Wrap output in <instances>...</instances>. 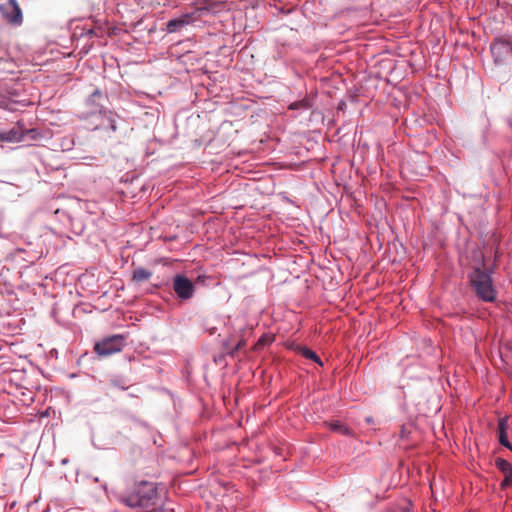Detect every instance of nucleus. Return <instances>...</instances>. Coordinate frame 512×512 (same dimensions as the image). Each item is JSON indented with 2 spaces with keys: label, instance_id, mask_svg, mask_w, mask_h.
<instances>
[{
  "label": "nucleus",
  "instance_id": "423d86ee",
  "mask_svg": "<svg viewBox=\"0 0 512 512\" xmlns=\"http://www.w3.org/2000/svg\"><path fill=\"white\" fill-rule=\"evenodd\" d=\"M491 53L495 62H502L512 53V46L509 40L498 38L491 44Z\"/></svg>",
  "mask_w": 512,
  "mask_h": 512
},
{
  "label": "nucleus",
  "instance_id": "f8f14e48",
  "mask_svg": "<svg viewBox=\"0 0 512 512\" xmlns=\"http://www.w3.org/2000/svg\"><path fill=\"white\" fill-rule=\"evenodd\" d=\"M327 425L329 426L330 430L336 433L346 436L352 435V430L340 421H331Z\"/></svg>",
  "mask_w": 512,
  "mask_h": 512
},
{
  "label": "nucleus",
  "instance_id": "2eb2a0df",
  "mask_svg": "<svg viewBox=\"0 0 512 512\" xmlns=\"http://www.w3.org/2000/svg\"><path fill=\"white\" fill-rule=\"evenodd\" d=\"M309 108H310V104L305 99L299 100V101H295V102H293V103H291L289 105V109H291V110H298V109L307 110Z\"/></svg>",
  "mask_w": 512,
  "mask_h": 512
},
{
  "label": "nucleus",
  "instance_id": "dca6fc26",
  "mask_svg": "<svg viewBox=\"0 0 512 512\" xmlns=\"http://www.w3.org/2000/svg\"><path fill=\"white\" fill-rule=\"evenodd\" d=\"M498 434L500 444L512 451V446L508 440L507 432H498Z\"/></svg>",
  "mask_w": 512,
  "mask_h": 512
},
{
  "label": "nucleus",
  "instance_id": "f03ea898",
  "mask_svg": "<svg viewBox=\"0 0 512 512\" xmlns=\"http://www.w3.org/2000/svg\"><path fill=\"white\" fill-rule=\"evenodd\" d=\"M470 283L475 294L483 301L491 302L495 299V289L493 287L490 273L475 269L470 274Z\"/></svg>",
  "mask_w": 512,
  "mask_h": 512
},
{
  "label": "nucleus",
  "instance_id": "9d476101",
  "mask_svg": "<svg viewBox=\"0 0 512 512\" xmlns=\"http://www.w3.org/2000/svg\"><path fill=\"white\" fill-rule=\"evenodd\" d=\"M245 346H246V340L243 339V338L240 339L238 341V343L234 347L231 346V340L230 339H227L226 341L223 342L224 350L231 357H234L236 352H238L239 350H241Z\"/></svg>",
  "mask_w": 512,
  "mask_h": 512
},
{
  "label": "nucleus",
  "instance_id": "1a4fd4ad",
  "mask_svg": "<svg viewBox=\"0 0 512 512\" xmlns=\"http://www.w3.org/2000/svg\"><path fill=\"white\" fill-rule=\"evenodd\" d=\"M191 16L189 14H185L180 18L172 19L168 21L166 25V30L168 33H175L181 30L183 27L190 23Z\"/></svg>",
  "mask_w": 512,
  "mask_h": 512
},
{
  "label": "nucleus",
  "instance_id": "a211bd4d",
  "mask_svg": "<svg viewBox=\"0 0 512 512\" xmlns=\"http://www.w3.org/2000/svg\"><path fill=\"white\" fill-rule=\"evenodd\" d=\"M508 427H509L508 417L504 416V417L500 418L498 421V432H507Z\"/></svg>",
  "mask_w": 512,
  "mask_h": 512
},
{
  "label": "nucleus",
  "instance_id": "ddd939ff",
  "mask_svg": "<svg viewBox=\"0 0 512 512\" xmlns=\"http://www.w3.org/2000/svg\"><path fill=\"white\" fill-rule=\"evenodd\" d=\"M299 352L305 358L310 359V360L318 363L320 366L323 365V363H322L321 359L319 358V356L314 351H312L311 349H309L307 347H300L299 348Z\"/></svg>",
  "mask_w": 512,
  "mask_h": 512
},
{
  "label": "nucleus",
  "instance_id": "f3484780",
  "mask_svg": "<svg viewBox=\"0 0 512 512\" xmlns=\"http://www.w3.org/2000/svg\"><path fill=\"white\" fill-rule=\"evenodd\" d=\"M110 384L113 386V387H116V388H120L122 390H126L128 389V386L125 384V381H123L122 379L120 378H112L110 380Z\"/></svg>",
  "mask_w": 512,
  "mask_h": 512
},
{
  "label": "nucleus",
  "instance_id": "0eeeda50",
  "mask_svg": "<svg viewBox=\"0 0 512 512\" xmlns=\"http://www.w3.org/2000/svg\"><path fill=\"white\" fill-rule=\"evenodd\" d=\"M33 132V130H25L18 122L9 131L0 132V141L16 143L24 139L26 133Z\"/></svg>",
  "mask_w": 512,
  "mask_h": 512
},
{
  "label": "nucleus",
  "instance_id": "f257e3e1",
  "mask_svg": "<svg viewBox=\"0 0 512 512\" xmlns=\"http://www.w3.org/2000/svg\"><path fill=\"white\" fill-rule=\"evenodd\" d=\"M120 501L128 507L153 512L162 505V494L156 483L141 481L131 491L120 495Z\"/></svg>",
  "mask_w": 512,
  "mask_h": 512
},
{
  "label": "nucleus",
  "instance_id": "9b49d317",
  "mask_svg": "<svg viewBox=\"0 0 512 512\" xmlns=\"http://www.w3.org/2000/svg\"><path fill=\"white\" fill-rule=\"evenodd\" d=\"M151 276L152 272L150 270L138 267L133 271L132 280L136 283H140L149 280Z\"/></svg>",
  "mask_w": 512,
  "mask_h": 512
},
{
  "label": "nucleus",
  "instance_id": "7ed1b4c3",
  "mask_svg": "<svg viewBox=\"0 0 512 512\" xmlns=\"http://www.w3.org/2000/svg\"><path fill=\"white\" fill-rule=\"evenodd\" d=\"M125 345V337L117 334L106 337L95 343V352L102 357L110 356L120 352Z\"/></svg>",
  "mask_w": 512,
  "mask_h": 512
},
{
  "label": "nucleus",
  "instance_id": "39448f33",
  "mask_svg": "<svg viewBox=\"0 0 512 512\" xmlns=\"http://www.w3.org/2000/svg\"><path fill=\"white\" fill-rule=\"evenodd\" d=\"M0 10L6 20L12 24H19L22 21V12L16 0H9L0 5Z\"/></svg>",
  "mask_w": 512,
  "mask_h": 512
},
{
  "label": "nucleus",
  "instance_id": "6e6552de",
  "mask_svg": "<svg viewBox=\"0 0 512 512\" xmlns=\"http://www.w3.org/2000/svg\"><path fill=\"white\" fill-rule=\"evenodd\" d=\"M495 466L499 471H501L504 474V479L501 482V488L505 489L512 485V466L511 464L503 459V458H496L495 460Z\"/></svg>",
  "mask_w": 512,
  "mask_h": 512
},
{
  "label": "nucleus",
  "instance_id": "20e7f679",
  "mask_svg": "<svg viewBox=\"0 0 512 512\" xmlns=\"http://www.w3.org/2000/svg\"><path fill=\"white\" fill-rule=\"evenodd\" d=\"M173 290L181 300H188L193 297L195 287L192 281L186 276L177 274L173 279Z\"/></svg>",
  "mask_w": 512,
  "mask_h": 512
},
{
  "label": "nucleus",
  "instance_id": "4468645a",
  "mask_svg": "<svg viewBox=\"0 0 512 512\" xmlns=\"http://www.w3.org/2000/svg\"><path fill=\"white\" fill-rule=\"evenodd\" d=\"M104 98L103 93L96 89L88 98V103L96 108L101 107V100Z\"/></svg>",
  "mask_w": 512,
  "mask_h": 512
}]
</instances>
